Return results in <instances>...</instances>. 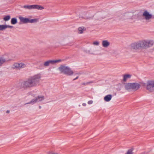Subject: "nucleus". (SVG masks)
<instances>
[{"mask_svg": "<svg viewBox=\"0 0 154 154\" xmlns=\"http://www.w3.org/2000/svg\"><path fill=\"white\" fill-rule=\"evenodd\" d=\"M41 75L39 74L31 76L21 83L20 88L26 90L35 87L38 84Z\"/></svg>", "mask_w": 154, "mask_h": 154, "instance_id": "f257e3e1", "label": "nucleus"}, {"mask_svg": "<svg viewBox=\"0 0 154 154\" xmlns=\"http://www.w3.org/2000/svg\"><path fill=\"white\" fill-rule=\"evenodd\" d=\"M154 44L152 40H142L131 45V48L134 49H146L152 46Z\"/></svg>", "mask_w": 154, "mask_h": 154, "instance_id": "f03ea898", "label": "nucleus"}, {"mask_svg": "<svg viewBox=\"0 0 154 154\" xmlns=\"http://www.w3.org/2000/svg\"><path fill=\"white\" fill-rule=\"evenodd\" d=\"M140 85L137 83H128L125 84V89L128 91H135L140 88Z\"/></svg>", "mask_w": 154, "mask_h": 154, "instance_id": "7ed1b4c3", "label": "nucleus"}, {"mask_svg": "<svg viewBox=\"0 0 154 154\" xmlns=\"http://www.w3.org/2000/svg\"><path fill=\"white\" fill-rule=\"evenodd\" d=\"M58 69L61 73L67 75H71L73 74V71L68 66L62 65L59 67Z\"/></svg>", "mask_w": 154, "mask_h": 154, "instance_id": "20e7f679", "label": "nucleus"}, {"mask_svg": "<svg viewBox=\"0 0 154 154\" xmlns=\"http://www.w3.org/2000/svg\"><path fill=\"white\" fill-rule=\"evenodd\" d=\"M20 21L23 23H36L38 20L37 19H29L28 18H25L22 17H19Z\"/></svg>", "mask_w": 154, "mask_h": 154, "instance_id": "39448f33", "label": "nucleus"}, {"mask_svg": "<svg viewBox=\"0 0 154 154\" xmlns=\"http://www.w3.org/2000/svg\"><path fill=\"white\" fill-rule=\"evenodd\" d=\"M142 17L146 21L149 22L151 19H154V15H152L147 11H145L143 13Z\"/></svg>", "mask_w": 154, "mask_h": 154, "instance_id": "423d86ee", "label": "nucleus"}, {"mask_svg": "<svg viewBox=\"0 0 154 154\" xmlns=\"http://www.w3.org/2000/svg\"><path fill=\"white\" fill-rule=\"evenodd\" d=\"M23 8L29 10L32 9H37L38 10H42L44 8L43 7L38 5H25Z\"/></svg>", "mask_w": 154, "mask_h": 154, "instance_id": "0eeeda50", "label": "nucleus"}, {"mask_svg": "<svg viewBox=\"0 0 154 154\" xmlns=\"http://www.w3.org/2000/svg\"><path fill=\"white\" fill-rule=\"evenodd\" d=\"M146 89L149 91H154V81H149L146 82Z\"/></svg>", "mask_w": 154, "mask_h": 154, "instance_id": "6e6552de", "label": "nucleus"}, {"mask_svg": "<svg viewBox=\"0 0 154 154\" xmlns=\"http://www.w3.org/2000/svg\"><path fill=\"white\" fill-rule=\"evenodd\" d=\"M26 66V65L23 63H14L12 67L17 70H19L25 68Z\"/></svg>", "mask_w": 154, "mask_h": 154, "instance_id": "1a4fd4ad", "label": "nucleus"}, {"mask_svg": "<svg viewBox=\"0 0 154 154\" xmlns=\"http://www.w3.org/2000/svg\"><path fill=\"white\" fill-rule=\"evenodd\" d=\"M84 14L85 15L82 17L85 19H91L93 18L94 15L92 14H89L90 12H87L86 13H84Z\"/></svg>", "mask_w": 154, "mask_h": 154, "instance_id": "9d476101", "label": "nucleus"}, {"mask_svg": "<svg viewBox=\"0 0 154 154\" xmlns=\"http://www.w3.org/2000/svg\"><path fill=\"white\" fill-rule=\"evenodd\" d=\"M123 18L125 20L130 18L132 16V14L131 12H128L124 13Z\"/></svg>", "mask_w": 154, "mask_h": 154, "instance_id": "9b49d317", "label": "nucleus"}, {"mask_svg": "<svg viewBox=\"0 0 154 154\" xmlns=\"http://www.w3.org/2000/svg\"><path fill=\"white\" fill-rule=\"evenodd\" d=\"M102 45L104 48H107L110 45V43L107 40H103L102 42Z\"/></svg>", "mask_w": 154, "mask_h": 154, "instance_id": "f8f14e48", "label": "nucleus"}, {"mask_svg": "<svg viewBox=\"0 0 154 154\" xmlns=\"http://www.w3.org/2000/svg\"><path fill=\"white\" fill-rule=\"evenodd\" d=\"M112 98V96L111 94H109L106 96L104 98L105 101L106 102H109L111 100Z\"/></svg>", "mask_w": 154, "mask_h": 154, "instance_id": "ddd939ff", "label": "nucleus"}, {"mask_svg": "<svg viewBox=\"0 0 154 154\" xmlns=\"http://www.w3.org/2000/svg\"><path fill=\"white\" fill-rule=\"evenodd\" d=\"M36 99V101H41L44 99L45 97L44 96H38L35 97Z\"/></svg>", "mask_w": 154, "mask_h": 154, "instance_id": "4468645a", "label": "nucleus"}, {"mask_svg": "<svg viewBox=\"0 0 154 154\" xmlns=\"http://www.w3.org/2000/svg\"><path fill=\"white\" fill-rule=\"evenodd\" d=\"M131 76V75L130 74H126L124 75L123 76V81L124 82H125L127 79H130Z\"/></svg>", "mask_w": 154, "mask_h": 154, "instance_id": "2eb2a0df", "label": "nucleus"}, {"mask_svg": "<svg viewBox=\"0 0 154 154\" xmlns=\"http://www.w3.org/2000/svg\"><path fill=\"white\" fill-rule=\"evenodd\" d=\"M86 30V28L83 26L79 27L78 29V30L80 32V33L82 34L83 33V31Z\"/></svg>", "mask_w": 154, "mask_h": 154, "instance_id": "dca6fc26", "label": "nucleus"}, {"mask_svg": "<svg viewBox=\"0 0 154 154\" xmlns=\"http://www.w3.org/2000/svg\"><path fill=\"white\" fill-rule=\"evenodd\" d=\"M17 23V20L15 18H13L11 19V23L12 24H15Z\"/></svg>", "mask_w": 154, "mask_h": 154, "instance_id": "f3484780", "label": "nucleus"}, {"mask_svg": "<svg viewBox=\"0 0 154 154\" xmlns=\"http://www.w3.org/2000/svg\"><path fill=\"white\" fill-rule=\"evenodd\" d=\"M6 60L5 59L2 57H0V66Z\"/></svg>", "mask_w": 154, "mask_h": 154, "instance_id": "a211bd4d", "label": "nucleus"}, {"mask_svg": "<svg viewBox=\"0 0 154 154\" xmlns=\"http://www.w3.org/2000/svg\"><path fill=\"white\" fill-rule=\"evenodd\" d=\"M50 64H51V60H49L45 62L44 63V66H49Z\"/></svg>", "mask_w": 154, "mask_h": 154, "instance_id": "6ab92c4d", "label": "nucleus"}, {"mask_svg": "<svg viewBox=\"0 0 154 154\" xmlns=\"http://www.w3.org/2000/svg\"><path fill=\"white\" fill-rule=\"evenodd\" d=\"M37 102L36 99V98H35L33 99H32L31 101L28 102L27 104H33Z\"/></svg>", "mask_w": 154, "mask_h": 154, "instance_id": "aec40b11", "label": "nucleus"}, {"mask_svg": "<svg viewBox=\"0 0 154 154\" xmlns=\"http://www.w3.org/2000/svg\"><path fill=\"white\" fill-rule=\"evenodd\" d=\"M11 16L10 15H7L3 18V20L5 21H7L10 19Z\"/></svg>", "mask_w": 154, "mask_h": 154, "instance_id": "412c9836", "label": "nucleus"}, {"mask_svg": "<svg viewBox=\"0 0 154 154\" xmlns=\"http://www.w3.org/2000/svg\"><path fill=\"white\" fill-rule=\"evenodd\" d=\"M133 149L132 148L128 149L126 153V154H133Z\"/></svg>", "mask_w": 154, "mask_h": 154, "instance_id": "4be33fe9", "label": "nucleus"}, {"mask_svg": "<svg viewBox=\"0 0 154 154\" xmlns=\"http://www.w3.org/2000/svg\"><path fill=\"white\" fill-rule=\"evenodd\" d=\"M6 29L5 25H0V31H2Z\"/></svg>", "mask_w": 154, "mask_h": 154, "instance_id": "5701e85b", "label": "nucleus"}, {"mask_svg": "<svg viewBox=\"0 0 154 154\" xmlns=\"http://www.w3.org/2000/svg\"><path fill=\"white\" fill-rule=\"evenodd\" d=\"M62 61V60L60 59L56 60H51L52 64L59 62L61 61Z\"/></svg>", "mask_w": 154, "mask_h": 154, "instance_id": "b1692460", "label": "nucleus"}, {"mask_svg": "<svg viewBox=\"0 0 154 154\" xmlns=\"http://www.w3.org/2000/svg\"><path fill=\"white\" fill-rule=\"evenodd\" d=\"M124 15V14H120L119 15V19L120 20H125V19H123V18L124 17V16L123 15Z\"/></svg>", "mask_w": 154, "mask_h": 154, "instance_id": "393cba45", "label": "nucleus"}, {"mask_svg": "<svg viewBox=\"0 0 154 154\" xmlns=\"http://www.w3.org/2000/svg\"><path fill=\"white\" fill-rule=\"evenodd\" d=\"M93 44L94 45H98L99 44V42L97 41H95L93 42Z\"/></svg>", "mask_w": 154, "mask_h": 154, "instance_id": "a878e982", "label": "nucleus"}, {"mask_svg": "<svg viewBox=\"0 0 154 154\" xmlns=\"http://www.w3.org/2000/svg\"><path fill=\"white\" fill-rule=\"evenodd\" d=\"M93 83V82L92 81H90L89 82H87L86 83H83V85H88L90 83Z\"/></svg>", "mask_w": 154, "mask_h": 154, "instance_id": "bb28decb", "label": "nucleus"}, {"mask_svg": "<svg viewBox=\"0 0 154 154\" xmlns=\"http://www.w3.org/2000/svg\"><path fill=\"white\" fill-rule=\"evenodd\" d=\"M6 25V29L8 28H12L13 27V26H11L7 25Z\"/></svg>", "mask_w": 154, "mask_h": 154, "instance_id": "cd10ccee", "label": "nucleus"}, {"mask_svg": "<svg viewBox=\"0 0 154 154\" xmlns=\"http://www.w3.org/2000/svg\"><path fill=\"white\" fill-rule=\"evenodd\" d=\"M93 103V101L92 100H89V101H88V104H91L92 103Z\"/></svg>", "mask_w": 154, "mask_h": 154, "instance_id": "c85d7f7f", "label": "nucleus"}, {"mask_svg": "<svg viewBox=\"0 0 154 154\" xmlns=\"http://www.w3.org/2000/svg\"><path fill=\"white\" fill-rule=\"evenodd\" d=\"M90 9V10H94V7H91L89 8Z\"/></svg>", "mask_w": 154, "mask_h": 154, "instance_id": "c756f323", "label": "nucleus"}, {"mask_svg": "<svg viewBox=\"0 0 154 154\" xmlns=\"http://www.w3.org/2000/svg\"><path fill=\"white\" fill-rule=\"evenodd\" d=\"M79 78V76H77L76 78L74 79H73V80H75L77 79L78 78Z\"/></svg>", "mask_w": 154, "mask_h": 154, "instance_id": "7c9ffc66", "label": "nucleus"}, {"mask_svg": "<svg viewBox=\"0 0 154 154\" xmlns=\"http://www.w3.org/2000/svg\"><path fill=\"white\" fill-rule=\"evenodd\" d=\"M10 112V111L9 110H8L6 111V112L7 113H9Z\"/></svg>", "mask_w": 154, "mask_h": 154, "instance_id": "2f4dec72", "label": "nucleus"}, {"mask_svg": "<svg viewBox=\"0 0 154 154\" xmlns=\"http://www.w3.org/2000/svg\"><path fill=\"white\" fill-rule=\"evenodd\" d=\"M82 105L84 106H86V104L85 103H83L82 104Z\"/></svg>", "mask_w": 154, "mask_h": 154, "instance_id": "473e14b6", "label": "nucleus"}, {"mask_svg": "<svg viewBox=\"0 0 154 154\" xmlns=\"http://www.w3.org/2000/svg\"><path fill=\"white\" fill-rule=\"evenodd\" d=\"M41 107H41V106H39V108L40 109H41Z\"/></svg>", "mask_w": 154, "mask_h": 154, "instance_id": "72a5a7b5", "label": "nucleus"}, {"mask_svg": "<svg viewBox=\"0 0 154 154\" xmlns=\"http://www.w3.org/2000/svg\"><path fill=\"white\" fill-rule=\"evenodd\" d=\"M90 51H88V52H89L88 53H90V54H92V53H90Z\"/></svg>", "mask_w": 154, "mask_h": 154, "instance_id": "f704fd0d", "label": "nucleus"}]
</instances>
